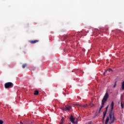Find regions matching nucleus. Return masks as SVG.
Listing matches in <instances>:
<instances>
[{"label":"nucleus","mask_w":124,"mask_h":124,"mask_svg":"<svg viewBox=\"0 0 124 124\" xmlns=\"http://www.w3.org/2000/svg\"><path fill=\"white\" fill-rule=\"evenodd\" d=\"M119 104H120V102H118Z\"/></svg>","instance_id":"obj_23"},{"label":"nucleus","mask_w":124,"mask_h":124,"mask_svg":"<svg viewBox=\"0 0 124 124\" xmlns=\"http://www.w3.org/2000/svg\"><path fill=\"white\" fill-rule=\"evenodd\" d=\"M39 93V92H38V91L36 90L34 91V94L35 95H37Z\"/></svg>","instance_id":"obj_11"},{"label":"nucleus","mask_w":124,"mask_h":124,"mask_svg":"<svg viewBox=\"0 0 124 124\" xmlns=\"http://www.w3.org/2000/svg\"><path fill=\"white\" fill-rule=\"evenodd\" d=\"M117 84L116 83V82L115 83L114 86H113V88H116V86Z\"/></svg>","instance_id":"obj_19"},{"label":"nucleus","mask_w":124,"mask_h":124,"mask_svg":"<svg viewBox=\"0 0 124 124\" xmlns=\"http://www.w3.org/2000/svg\"><path fill=\"white\" fill-rule=\"evenodd\" d=\"M107 113V111L106 110L103 112V116H106V114Z\"/></svg>","instance_id":"obj_15"},{"label":"nucleus","mask_w":124,"mask_h":124,"mask_svg":"<svg viewBox=\"0 0 124 124\" xmlns=\"http://www.w3.org/2000/svg\"><path fill=\"white\" fill-rule=\"evenodd\" d=\"M108 97H109V94L108 93V92H107L104 96V97L102 100V103H104V104H105L106 101H107Z\"/></svg>","instance_id":"obj_2"},{"label":"nucleus","mask_w":124,"mask_h":124,"mask_svg":"<svg viewBox=\"0 0 124 124\" xmlns=\"http://www.w3.org/2000/svg\"><path fill=\"white\" fill-rule=\"evenodd\" d=\"M76 106H80L81 107H83L84 108H86V107H88V105H84L83 106H82V105H78V104H76Z\"/></svg>","instance_id":"obj_9"},{"label":"nucleus","mask_w":124,"mask_h":124,"mask_svg":"<svg viewBox=\"0 0 124 124\" xmlns=\"http://www.w3.org/2000/svg\"><path fill=\"white\" fill-rule=\"evenodd\" d=\"M27 66V64L26 63H24L22 65V68H25V67H26Z\"/></svg>","instance_id":"obj_14"},{"label":"nucleus","mask_w":124,"mask_h":124,"mask_svg":"<svg viewBox=\"0 0 124 124\" xmlns=\"http://www.w3.org/2000/svg\"><path fill=\"white\" fill-rule=\"evenodd\" d=\"M121 106L122 107V108L123 109L124 108V102H123V96H121Z\"/></svg>","instance_id":"obj_7"},{"label":"nucleus","mask_w":124,"mask_h":124,"mask_svg":"<svg viewBox=\"0 0 124 124\" xmlns=\"http://www.w3.org/2000/svg\"><path fill=\"white\" fill-rule=\"evenodd\" d=\"M108 107H109V106H108L107 107H106V112H107V110H108Z\"/></svg>","instance_id":"obj_17"},{"label":"nucleus","mask_w":124,"mask_h":124,"mask_svg":"<svg viewBox=\"0 0 124 124\" xmlns=\"http://www.w3.org/2000/svg\"><path fill=\"white\" fill-rule=\"evenodd\" d=\"M122 90H124V81L122 82Z\"/></svg>","instance_id":"obj_12"},{"label":"nucleus","mask_w":124,"mask_h":124,"mask_svg":"<svg viewBox=\"0 0 124 124\" xmlns=\"http://www.w3.org/2000/svg\"><path fill=\"white\" fill-rule=\"evenodd\" d=\"M112 70L111 69H108V70H106V71L104 73V74H109V72H112Z\"/></svg>","instance_id":"obj_6"},{"label":"nucleus","mask_w":124,"mask_h":124,"mask_svg":"<svg viewBox=\"0 0 124 124\" xmlns=\"http://www.w3.org/2000/svg\"><path fill=\"white\" fill-rule=\"evenodd\" d=\"M113 110H114V102L112 101L111 104V109L109 111V116L106 118L105 124H108V122L109 124L115 123L116 117H115V113L113 111Z\"/></svg>","instance_id":"obj_1"},{"label":"nucleus","mask_w":124,"mask_h":124,"mask_svg":"<svg viewBox=\"0 0 124 124\" xmlns=\"http://www.w3.org/2000/svg\"><path fill=\"white\" fill-rule=\"evenodd\" d=\"M69 124H71V123H69Z\"/></svg>","instance_id":"obj_24"},{"label":"nucleus","mask_w":124,"mask_h":124,"mask_svg":"<svg viewBox=\"0 0 124 124\" xmlns=\"http://www.w3.org/2000/svg\"><path fill=\"white\" fill-rule=\"evenodd\" d=\"M70 109H71V106L69 105H66L65 106V108H62L63 111H70Z\"/></svg>","instance_id":"obj_4"},{"label":"nucleus","mask_w":124,"mask_h":124,"mask_svg":"<svg viewBox=\"0 0 124 124\" xmlns=\"http://www.w3.org/2000/svg\"><path fill=\"white\" fill-rule=\"evenodd\" d=\"M103 107H104V104L103 103H102V106H101V107L99 108L98 113H100V111H101V109H102L103 108Z\"/></svg>","instance_id":"obj_10"},{"label":"nucleus","mask_w":124,"mask_h":124,"mask_svg":"<svg viewBox=\"0 0 124 124\" xmlns=\"http://www.w3.org/2000/svg\"><path fill=\"white\" fill-rule=\"evenodd\" d=\"M38 40H35L34 41H30L29 42L31 43V44H34L35 43H37L38 42Z\"/></svg>","instance_id":"obj_8"},{"label":"nucleus","mask_w":124,"mask_h":124,"mask_svg":"<svg viewBox=\"0 0 124 124\" xmlns=\"http://www.w3.org/2000/svg\"><path fill=\"white\" fill-rule=\"evenodd\" d=\"M94 106V104H92V107H93Z\"/></svg>","instance_id":"obj_21"},{"label":"nucleus","mask_w":124,"mask_h":124,"mask_svg":"<svg viewBox=\"0 0 124 124\" xmlns=\"http://www.w3.org/2000/svg\"><path fill=\"white\" fill-rule=\"evenodd\" d=\"M4 86L6 89H11V88H13L14 84H13L12 82H9L6 83Z\"/></svg>","instance_id":"obj_3"},{"label":"nucleus","mask_w":124,"mask_h":124,"mask_svg":"<svg viewBox=\"0 0 124 124\" xmlns=\"http://www.w3.org/2000/svg\"><path fill=\"white\" fill-rule=\"evenodd\" d=\"M105 117L106 116H103V121H104V120L105 119Z\"/></svg>","instance_id":"obj_20"},{"label":"nucleus","mask_w":124,"mask_h":124,"mask_svg":"<svg viewBox=\"0 0 124 124\" xmlns=\"http://www.w3.org/2000/svg\"><path fill=\"white\" fill-rule=\"evenodd\" d=\"M63 119H61V123H60V124H63Z\"/></svg>","instance_id":"obj_16"},{"label":"nucleus","mask_w":124,"mask_h":124,"mask_svg":"<svg viewBox=\"0 0 124 124\" xmlns=\"http://www.w3.org/2000/svg\"><path fill=\"white\" fill-rule=\"evenodd\" d=\"M20 124H23V122H22V121H20Z\"/></svg>","instance_id":"obj_22"},{"label":"nucleus","mask_w":124,"mask_h":124,"mask_svg":"<svg viewBox=\"0 0 124 124\" xmlns=\"http://www.w3.org/2000/svg\"><path fill=\"white\" fill-rule=\"evenodd\" d=\"M71 35H68V36H67V37H66V39H69V38H70V37H71Z\"/></svg>","instance_id":"obj_13"},{"label":"nucleus","mask_w":124,"mask_h":124,"mask_svg":"<svg viewBox=\"0 0 124 124\" xmlns=\"http://www.w3.org/2000/svg\"><path fill=\"white\" fill-rule=\"evenodd\" d=\"M70 121L72 123V124H76V123L75 122V118L73 117V116L72 115H71V116L70 117Z\"/></svg>","instance_id":"obj_5"},{"label":"nucleus","mask_w":124,"mask_h":124,"mask_svg":"<svg viewBox=\"0 0 124 124\" xmlns=\"http://www.w3.org/2000/svg\"><path fill=\"white\" fill-rule=\"evenodd\" d=\"M3 124V121L0 120V124Z\"/></svg>","instance_id":"obj_18"}]
</instances>
